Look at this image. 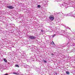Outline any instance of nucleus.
Listing matches in <instances>:
<instances>
[{
    "instance_id": "obj_1",
    "label": "nucleus",
    "mask_w": 75,
    "mask_h": 75,
    "mask_svg": "<svg viewBox=\"0 0 75 75\" xmlns=\"http://www.w3.org/2000/svg\"><path fill=\"white\" fill-rule=\"evenodd\" d=\"M55 17H54V16L53 15H50L49 17V19H50L51 21H53Z\"/></svg>"
},
{
    "instance_id": "obj_2",
    "label": "nucleus",
    "mask_w": 75,
    "mask_h": 75,
    "mask_svg": "<svg viewBox=\"0 0 75 75\" xmlns=\"http://www.w3.org/2000/svg\"><path fill=\"white\" fill-rule=\"evenodd\" d=\"M29 38H30V39H32V40H34V39L36 38V37L33 36H29Z\"/></svg>"
},
{
    "instance_id": "obj_3",
    "label": "nucleus",
    "mask_w": 75,
    "mask_h": 75,
    "mask_svg": "<svg viewBox=\"0 0 75 75\" xmlns=\"http://www.w3.org/2000/svg\"><path fill=\"white\" fill-rule=\"evenodd\" d=\"M7 8H9V9H13V8H14L13 6H7Z\"/></svg>"
},
{
    "instance_id": "obj_4",
    "label": "nucleus",
    "mask_w": 75,
    "mask_h": 75,
    "mask_svg": "<svg viewBox=\"0 0 75 75\" xmlns=\"http://www.w3.org/2000/svg\"><path fill=\"white\" fill-rule=\"evenodd\" d=\"M4 61L5 62H7V60L6 59H4Z\"/></svg>"
},
{
    "instance_id": "obj_5",
    "label": "nucleus",
    "mask_w": 75,
    "mask_h": 75,
    "mask_svg": "<svg viewBox=\"0 0 75 75\" xmlns=\"http://www.w3.org/2000/svg\"><path fill=\"white\" fill-rule=\"evenodd\" d=\"M66 73L68 75H69V71H66Z\"/></svg>"
},
{
    "instance_id": "obj_6",
    "label": "nucleus",
    "mask_w": 75,
    "mask_h": 75,
    "mask_svg": "<svg viewBox=\"0 0 75 75\" xmlns=\"http://www.w3.org/2000/svg\"><path fill=\"white\" fill-rule=\"evenodd\" d=\"M15 67H19V66H18V64H16Z\"/></svg>"
},
{
    "instance_id": "obj_7",
    "label": "nucleus",
    "mask_w": 75,
    "mask_h": 75,
    "mask_svg": "<svg viewBox=\"0 0 75 75\" xmlns=\"http://www.w3.org/2000/svg\"><path fill=\"white\" fill-rule=\"evenodd\" d=\"M40 7H41V5H38V7L40 8Z\"/></svg>"
},
{
    "instance_id": "obj_8",
    "label": "nucleus",
    "mask_w": 75,
    "mask_h": 75,
    "mask_svg": "<svg viewBox=\"0 0 75 75\" xmlns=\"http://www.w3.org/2000/svg\"><path fill=\"white\" fill-rule=\"evenodd\" d=\"M43 62H45V63H47V62L45 60H44L43 61Z\"/></svg>"
},
{
    "instance_id": "obj_9",
    "label": "nucleus",
    "mask_w": 75,
    "mask_h": 75,
    "mask_svg": "<svg viewBox=\"0 0 75 75\" xmlns=\"http://www.w3.org/2000/svg\"><path fill=\"white\" fill-rule=\"evenodd\" d=\"M13 74H15L16 75H17V74L16 73H13Z\"/></svg>"
},
{
    "instance_id": "obj_10",
    "label": "nucleus",
    "mask_w": 75,
    "mask_h": 75,
    "mask_svg": "<svg viewBox=\"0 0 75 75\" xmlns=\"http://www.w3.org/2000/svg\"><path fill=\"white\" fill-rule=\"evenodd\" d=\"M55 36V34L54 35H53L52 36V37H54Z\"/></svg>"
},
{
    "instance_id": "obj_11",
    "label": "nucleus",
    "mask_w": 75,
    "mask_h": 75,
    "mask_svg": "<svg viewBox=\"0 0 75 75\" xmlns=\"http://www.w3.org/2000/svg\"><path fill=\"white\" fill-rule=\"evenodd\" d=\"M41 32H42V33H43V32H44V30H41Z\"/></svg>"
},
{
    "instance_id": "obj_12",
    "label": "nucleus",
    "mask_w": 75,
    "mask_h": 75,
    "mask_svg": "<svg viewBox=\"0 0 75 75\" xmlns=\"http://www.w3.org/2000/svg\"><path fill=\"white\" fill-rule=\"evenodd\" d=\"M51 55H52V56L54 55V54L53 53H52Z\"/></svg>"
},
{
    "instance_id": "obj_13",
    "label": "nucleus",
    "mask_w": 75,
    "mask_h": 75,
    "mask_svg": "<svg viewBox=\"0 0 75 75\" xmlns=\"http://www.w3.org/2000/svg\"><path fill=\"white\" fill-rule=\"evenodd\" d=\"M55 74H56V75H57V73H55Z\"/></svg>"
},
{
    "instance_id": "obj_14",
    "label": "nucleus",
    "mask_w": 75,
    "mask_h": 75,
    "mask_svg": "<svg viewBox=\"0 0 75 75\" xmlns=\"http://www.w3.org/2000/svg\"><path fill=\"white\" fill-rule=\"evenodd\" d=\"M4 75H8V74H5Z\"/></svg>"
}]
</instances>
